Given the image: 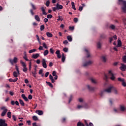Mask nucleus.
Here are the masks:
<instances>
[{"label":"nucleus","mask_w":126,"mask_h":126,"mask_svg":"<svg viewBox=\"0 0 126 126\" xmlns=\"http://www.w3.org/2000/svg\"><path fill=\"white\" fill-rule=\"evenodd\" d=\"M120 4L123 3V6L122 7V9L124 12H126V1L123 0H118Z\"/></svg>","instance_id":"1"},{"label":"nucleus","mask_w":126,"mask_h":126,"mask_svg":"<svg viewBox=\"0 0 126 126\" xmlns=\"http://www.w3.org/2000/svg\"><path fill=\"white\" fill-rule=\"evenodd\" d=\"M108 75L110 77V79L113 81L116 79V76H115V74L113 73L112 70H110L108 71Z\"/></svg>","instance_id":"2"},{"label":"nucleus","mask_w":126,"mask_h":126,"mask_svg":"<svg viewBox=\"0 0 126 126\" xmlns=\"http://www.w3.org/2000/svg\"><path fill=\"white\" fill-rule=\"evenodd\" d=\"M118 80L120 82H122V85L123 87H126V80H125V79L119 77Z\"/></svg>","instance_id":"3"},{"label":"nucleus","mask_w":126,"mask_h":126,"mask_svg":"<svg viewBox=\"0 0 126 126\" xmlns=\"http://www.w3.org/2000/svg\"><path fill=\"white\" fill-rule=\"evenodd\" d=\"M1 110H2L3 111L1 114V117H4V116H5V114L7 113V109L6 108V107L3 106L1 107Z\"/></svg>","instance_id":"4"},{"label":"nucleus","mask_w":126,"mask_h":126,"mask_svg":"<svg viewBox=\"0 0 126 126\" xmlns=\"http://www.w3.org/2000/svg\"><path fill=\"white\" fill-rule=\"evenodd\" d=\"M114 88V86H111L108 87L107 89L104 90V91L107 92V93H111L112 92V89Z\"/></svg>","instance_id":"5"},{"label":"nucleus","mask_w":126,"mask_h":126,"mask_svg":"<svg viewBox=\"0 0 126 126\" xmlns=\"http://www.w3.org/2000/svg\"><path fill=\"white\" fill-rule=\"evenodd\" d=\"M0 126H7V124L5 123V120L0 119Z\"/></svg>","instance_id":"6"},{"label":"nucleus","mask_w":126,"mask_h":126,"mask_svg":"<svg viewBox=\"0 0 126 126\" xmlns=\"http://www.w3.org/2000/svg\"><path fill=\"white\" fill-rule=\"evenodd\" d=\"M119 110L121 112H126V107L124 105H121L119 106Z\"/></svg>","instance_id":"7"},{"label":"nucleus","mask_w":126,"mask_h":126,"mask_svg":"<svg viewBox=\"0 0 126 126\" xmlns=\"http://www.w3.org/2000/svg\"><path fill=\"white\" fill-rule=\"evenodd\" d=\"M9 61L11 64H13L14 63H17V58L15 57L14 58V59L13 60L11 59H9Z\"/></svg>","instance_id":"8"},{"label":"nucleus","mask_w":126,"mask_h":126,"mask_svg":"<svg viewBox=\"0 0 126 126\" xmlns=\"http://www.w3.org/2000/svg\"><path fill=\"white\" fill-rule=\"evenodd\" d=\"M40 9L41 10V11L42 12V14L43 15H47V12H46V7L42 6L40 8Z\"/></svg>","instance_id":"9"},{"label":"nucleus","mask_w":126,"mask_h":126,"mask_svg":"<svg viewBox=\"0 0 126 126\" xmlns=\"http://www.w3.org/2000/svg\"><path fill=\"white\" fill-rule=\"evenodd\" d=\"M46 60L45 59H42V66L44 67V68H46L47 67V63H46Z\"/></svg>","instance_id":"10"},{"label":"nucleus","mask_w":126,"mask_h":126,"mask_svg":"<svg viewBox=\"0 0 126 126\" xmlns=\"http://www.w3.org/2000/svg\"><path fill=\"white\" fill-rule=\"evenodd\" d=\"M92 63H93V61H89V62L84 63L83 64V66H87V65H90V64H92Z\"/></svg>","instance_id":"11"},{"label":"nucleus","mask_w":126,"mask_h":126,"mask_svg":"<svg viewBox=\"0 0 126 126\" xmlns=\"http://www.w3.org/2000/svg\"><path fill=\"white\" fill-rule=\"evenodd\" d=\"M40 56V54H39V53H36V54H33L32 56V59H38V58H39V57Z\"/></svg>","instance_id":"12"},{"label":"nucleus","mask_w":126,"mask_h":126,"mask_svg":"<svg viewBox=\"0 0 126 126\" xmlns=\"http://www.w3.org/2000/svg\"><path fill=\"white\" fill-rule=\"evenodd\" d=\"M56 54L58 59H61V58H62V56H61V51H60V50H57L56 52Z\"/></svg>","instance_id":"13"},{"label":"nucleus","mask_w":126,"mask_h":126,"mask_svg":"<svg viewBox=\"0 0 126 126\" xmlns=\"http://www.w3.org/2000/svg\"><path fill=\"white\" fill-rule=\"evenodd\" d=\"M122 66L120 67V69L122 70V71H125L126 69V65L124 64H121Z\"/></svg>","instance_id":"14"},{"label":"nucleus","mask_w":126,"mask_h":126,"mask_svg":"<svg viewBox=\"0 0 126 126\" xmlns=\"http://www.w3.org/2000/svg\"><path fill=\"white\" fill-rule=\"evenodd\" d=\"M35 113L38 115H39V116H42V115H43V111H41V110H36L35 111Z\"/></svg>","instance_id":"15"},{"label":"nucleus","mask_w":126,"mask_h":126,"mask_svg":"<svg viewBox=\"0 0 126 126\" xmlns=\"http://www.w3.org/2000/svg\"><path fill=\"white\" fill-rule=\"evenodd\" d=\"M56 7H57V9H63V5H60L59 3L56 4Z\"/></svg>","instance_id":"16"},{"label":"nucleus","mask_w":126,"mask_h":126,"mask_svg":"<svg viewBox=\"0 0 126 126\" xmlns=\"http://www.w3.org/2000/svg\"><path fill=\"white\" fill-rule=\"evenodd\" d=\"M37 68H34V71L32 72V75L34 77L36 78V74H37Z\"/></svg>","instance_id":"17"},{"label":"nucleus","mask_w":126,"mask_h":126,"mask_svg":"<svg viewBox=\"0 0 126 126\" xmlns=\"http://www.w3.org/2000/svg\"><path fill=\"white\" fill-rule=\"evenodd\" d=\"M22 97L24 99V100H25V101H26V102H27V101H28V98H27V97H26V96H25V94H22Z\"/></svg>","instance_id":"18"},{"label":"nucleus","mask_w":126,"mask_h":126,"mask_svg":"<svg viewBox=\"0 0 126 126\" xmlns=\"http://www.w3.org/2000/svg\"><path fill=\"white\" fill-rule=\"evenodd\" d=\"M101 61L103 63H106V62H107V58L105 56H102L101 57Z\"/></svg>","instance_id":"19"},{"label":"nucleus","mask_w":126,"mask_h":126,"mask_svg":"<svg viewBox=\"0 0 126 126\" xmlns=\"http://www.w3.org/2000/svg\"><path fill=\"white\" fill-rule=\"evenodd\" d=\"M102 47V43L101 42H98L97 43V48L98 49H101V47Z\"/></svg>","instance_id":"20"},{"label":"nucleus","mask_w":126,"mask_h":126,"mask_svg":"<svg viewBox=\"0 0 126 126\" xmlns=\"http://www.w3.org/2000/svg\"><path fill=\"white\" fill-rule=\"evenodd\" d=\"M34 18L35 20H36V21H37L38 22H40V17H39V16L35 15Z\"/></svg>","instance_id":"21"},{"label":"nucleus","mask_w":126,"mask_h":126,"mask_svg":"<svg viewBox=\"0 0 126 126\" xmlns=\"http://www.w3.org/2000/svg\"><path fill=\"white\" fill-rule=\"evenodd\" d=\"M62 61L63 63H64V61H65V56H64V54H62Z\"/></svg>","instance_id":"22"},{"label":"nucleus","mask_w":126,"mask_h":126,"mask_svg":"<svg viewBox=\"0 0 126 126\" xmlns=\"http://www.w3.org/2000/svg\"><path fill=\"white\" fill-rule=\"evenodd\" d=\"M85 51L86 52L87 54V58H89L90 57V53H89V51L87 49H85Z\"/></svg>","instance_id":"23"},{"label":"nucleus","mask_w":126,"mask_h":126,"mask_svg":"<svg viewBox=\"0 0 126 126\" xmlns=\"http://www.w3.org/2000/svg\"><path fill=\"white\" fill-rule=\"evenodd\" d=\"M84 105H78L77 106V109H78V110H80V109H82V108H84Z\"/></svg>","instance_id":"24"},{"label":"nucleus","mask_w":126,"mask_h":126,"mask_svg":"<svg viewBox=\"0 0 126 126\" xmlns=\"http://www.w3.org/2000/svg\"><path fill=\"white\" fill-rule=\"evenodd\" d=\"M18 74H19V71L18 72H13V75L14 77H17L18 76Z\"/></svg>","instance_id":"25"},{"label":"nucleus","mask_w":126,"mask_h":126,"mask_svg":"<svg viewBox=\"0 0 126 126\" xmlns=\"http://www.w3.org/2000/svg\"><path fill=\"white\" fill-rule=\"evenodd\" d=\"M105 93H106V92H105V90L101 91L99 93V95L100 96H103V95H104Z\"/></svg>","instance_id":"26"},{"label":"nucleus","mask_w":126,"mask_h":126,"mask_svg":"<svg viewBox=\"0 0 126 126\" xmlns=\"http://www.w3.org/2000/svg\"><path fill=\"white\" fill-rule=\"evenodd\" d=\"M117 47H122V41L120 40H118Z\"/></svg>","instance_id":"27"},{"label":"nucleus","mask_w":126,"mask_h":126,"mask_svg":"<svg viewBox=\"0 0 126 126\" xmlns=\"http://www.w3.org/2000/svg\"><path fill=\"white\" fill-rule=\"evenodd\" d=\"M91 80L92 83H94V84H96V83H97V80H96L95 79L91 78Z\"/></svg>","instance_id":"28"},{"label":"nucleus","mask_w":126,"mask_h":126,"mask_svg":"<svg viewBox=\"0 0 126 126\" xmlns=\"http://www.w3.org/2000/svg\"><path fill=\"white\" fill-rule=\"evenodd\" d=\"M20 63H21V64L22 65V66L23 67H26V64H25V63L24 62H23V61L22 60L20 61Z\"/></svg>","instance_id":"29"},{"label":"nucleus","mask_w":126,"mask_h":126,"mask_svg":"<svg viewBox=\"0 0 126 126\" xmlns=\"http://www.w3.org/2000/svg\"><path fill=\"white\" fill-rule=\"evenodd\" d=\"M113 93L116 95H118V94H119V91L117 89H114L113 90Z\"/></svg>","instance_id":"30"},{"label":"nucleus","mask_w":126,"mask_h":126,"mask_svg":"<svg viewBox=\"0 0 126 126\" xmlns=\"http://www.w3.org/2000/svg\"><path fill=\"white\" fill-rule=\"evenodd\" d=\"M67 39L69 41V42H71V41H72V37H71V36H70V35L67 36Z\"/></svg>","instance_id":"31"},{"label":"nucleus","mask_w":126,"mask_h":126,"mask_svg":"<svg viewBox=\"0 0 126 126\" xmlns=\"http://www.w3.org/2000/svg\"><path fill=\"white\" fill-rule=\"evenodd\" d=\"M46 35L47 37H53V34L51 32H47Z\"/></svg>","instance_id":"32"},{"label":"nucleus","mask_w":126,"mask_h":126,"mask_svg":"<svg viewBox=\"0 0 126 126\" xmlns=\"http://www.w3.org/2000/svg\"><path fill=\"white\" fill-rule=\"evenodd\" d=\"M87 88H88V89H89V90H91V91L94 90V88H92L90 85H87Z\"/></svg>","instance_id":"33"},{"label":"nucleus","mask_w":126,"mask_h":126,"mask_svg":"<svg viewBox=\"0 0 126 126\" xmlns=\"http://www.w3.org/2000/svg\"><path fill=\"white\" fill-rule=\"evenodd\" d=\"M37 50L35 49L31 50L29 51L30 54H32V53H35Z\"/></svg>","instance_id":"34"},{"label":"nucleus","mask_w":126,"mask_h":126,"mask_svg":"<svg viewBox=\"0 0 126 126\" xmlns=\"http://www.w3.org/2000/svg\"><path fill=\"white\" fill-rule=\"evenodd\" d=\"M71 5H72V8H73V9H74V10H76V8H75V5H74V2H71Z\"/></svg>","instance_id":"35"},{"label":"nucleus","mask_w":126,"mask_h":126,"mask_svg":"<svg viewBox=\"0 0 126 126\" xmlns=\"http://www.w3.org/2000/svg\"><path fill=\"white\" fill-rule=\"evenodd\" d=\"M19 102H20V104H21V105L22 106H24L25 103H24V102L23 101V100H22V99H19Z\"/></svg>","instance_id":"36"},{"label":"nucleus","mask_w":126,"mask_h":126,"mask_svg":"<svg viewBox=\"0 0 126 126\" xmlns=\"http://www.w3.org/2000/svg\"><path fill=\"white\" fill-rule=\"evenodd\" d=\"M46 83L47 84H48V85H49V86H50V87H51V88H53V84H52V83H51V82L46 81Z\"/></svg>","instance_id":"37"},{"label":"nucleus","mask_w":126,"mask_h":126,"mask_svg":"<svg viewBox=\"0 0 126 126\" xmlns=\"http://www.w3.org/2000/svg\"><path fill=\"white\" fill-rule=\"evenodd\" d=\"M49 54V51L48 50H46L44 51L43 55L44 56H47Z\"/></svg>","instance_id":"38"},{"label":"nucleus","mask_w":126,"mask_h":126,"mask_svg":"<svg viewBox=\"0 0 126 126\" xmlns=\"http://www.w3.org/2000/svg\"><path fill=\"white\" fill-rule=\"evenodd\" d=\"M7 117H8V118H9V119H10V118H11V112H8L7 113Z\"/></svg>","instance_id":"39"},{"label":"nucleus","mask_w":126,"mask_h":126,"mask_svg":"<svg viewBox=\"0 0 126 126\" xmlns=\"http://www.w3.org/2000/svg\"><path fill=\"white\" fill-rule=\"evenodd\" d=\"M42 46L45 49H48V46H47V44L45 42L42 43Z\"/></svg>","instance_id":"40"},{"label":"nucleus","mask_w":126,"mask_h":126,"mask_svg":"<svg viewBox=\"0 0 126 126\" xmlns=\"http://www.w3.org/2000/svg\"><path fill=\"white\" fill-rule=\"evenodd\" d=\"M63 51L65 52V53H67V52H68V48L65 47L63 49Z\"/></svg>","instance_id":"41"},{"label":"nucleus","mask_w":126,"mask_h":126,"mask_svg":"<svg viewBox=\"0 0 126 126\" xmlns=\"http://www.w3.org/2000/svg\"><path fill=\"white\" fill-rule=\"evenodd\" d=\"M77 126H84V124L81 122H78L77 124Z\"/></svg>","instance_id":"42"},{"label":"nucleus","mask_w":126,"mask_h":126,"mask_svg":"<svg viewBox=\"0 0 126 126\" xmlns=\"http://www.w3.org/2000/svg\"><path fill=\"white\" fill-rule=\"evenodd\" d=\"M32 119H33V121H38V117H37V116H33Z\"/></svg>","instance_id":"43"},{"label":"nucleus","mask_w":126,"mask_h":126,"mask_svg":"<svg viewBox=\"0 0 126 126\" xmlns=\"http://www.w3.org/2000/svg\"><path fill=\"white\" fill-rule=\"evenodd\" d=\"M44 29H45V26L42 25L40 26V30H41V31H43V30H44Z\"/></svg>","instance_id":"44"},{"label":"nucleus","mask_w":126,"mask_h":126,"mask_svg":"<svg viewBox=\"0 0 126 126\" xmlns=\"http://www.w3.org/2000/svg\"><path fill=\"white\" fill-rule=\"evenodd\" d=\"M123 61L124 63H126V56H124L123 57Z\"/></svg>","instance_id":"45"},{"label":"nucleus","mask_w":126,"mask_h":126,"mask_svg":"<svg viewBox=\"0 0 126 126\" xmlns=\"http://www.w3.org/2000/svg\"><path fill=\"white\" fill-rule=\"evenodd\" d=\"M78 101H79V102H80V103H82V102L84 101V100H83V98H79Z\"/></svg>","instance_id":"46"},{"label":"nucleus","mask_w":126,"mask_h":126,"mask_svg":"<svg viewBox=\"0 0 126 126\" xmlns=\"http://www.w3.org/2000/svg\"><path fill=\"white\" fill-rule=\"evenodd\" d=\"M27 70H28L27 67H24V68L23 69V71H24V72H26V71H27Z\"/></svg>","instance_id":"47"},{"label":"nucleus","mask_w":126,"mask_h":126,"mask_svg":"<svg viewBox=\"0 0 126 126\" xmlns=\"http://www.w3.org/2000/svg\"><path fill=\"white\" fill-rule=\"evenodd\" d=\"M46 6H49L50 5V0H47L46 2Z\"/></svg>","instance_id":"48"},{"label":"nucleus","mask_w":126,"mask_h":126,"mask_svg":"<svg viewBox=\"0 0 126 126\" xmlns=\"http://www.w3.org/2000/svg\"><path fill=\"white\" fill-rule=\"evenodd\" d=\"M31 5L32 6V9H34V10L36 9V6H35L34 4H33L32 3H31Z\"/></svg>","instance_id":"49"},{"label":"nucleus","mask_w":126,"mask_h":126,"mask_svg":"<svg viewBox=\"0 0 126 126\" xmlns=\"http://www.w3.org/2000/svg\"><path fill=\"white\" fill-rule=\"evenodd\" d=\"M58 21H63V18L61 17H59V18L57 19Z\"/></svg>","instance_id":"50"},{"label":"nucleus","mask_w":126,"mask_h":126,"mask_svg":"<svg viewBox=\"0 0 126 126\" xmlns=\"http://www.w3.org/2000/svg\"><path fill=\"white\" fill-rule=\"evenodd\" d=\"M50 53H51V54H54V53H55V51H54L53 48L50 49Z\"/></svg>","instance_id":"51"},{"label":"nucleus","mask_w":126,"mask_h":126,"mask_svg":"<svg viewBox=\"0 0 126 126\" xmlns=\"http://www.w3.org/2000/svg\"><path fill=\"white\" fill-rule=\"evenodd\" d=\"M47 18L51 19L53 17V16L51 14L48 15L47 16Z\"/></svg>","instance_id":"52"},{"label":"nucleus","mask_w":126,"mask_h":126,"mask_svg":"<svg viewBox=\"0 0 126 126\" xmlns=\"http://www.w3.org/2000/svg\"><path fill=\"white\" fill-rule=\"evenodd\" d=\"M63 44H64V45H67V44H68V41H67V40H64L63 42Z\"/></svg>","instance_id":"53"},{"label":"nucleus","mask_w":126,"mask_h":126,"mask_svg":"<svg viewBox=\"0 0 126 126\" xmlns=\"http://www.w3.org/2000/svg\"><path fill=\"white\" fill-rule=\"evenodd\" d=\"M28 98L30 100H32V95L29 94L28 96Z\"/></svg>","instance_id":"54"},{"label":"nucleus","mask_w":126,"mask_h":126,"mask_svg":"<svg viewBox=\"0 0 126 126\" xmlns=\"http://www.w3.org/2000/svg\"><path fill=\"white\" fill-rule=\"evenodd\" d=\"M52 9L53 10V11H56V10H57V9H58V8L56 7H52Z\"/></svg>","instance_id":"55"},{"label":"nucleus","mask_w":126,"mask_h":126,"mask_svg":"<svg viewBox=\"0 0 126 126\" xmlns=\"http://www.w3.org/2000/svg\"><path fill=\"white\" fill-rule=\"evenodd\" d=\"M82 9H83V7H82V6H80V7H79V11H82Z\"/></svg>","instance_id":"56"},{"label":"nucleus","mask_w":126,"mask_h":126,"mask_svg":"<svg viewBox=\"0 0 126 126\" xmlns=\"http://www.w3.org/2000/svg\"><path fill=\"white\" fill-rule=\"evenodd\" d=\"M23 58H24V60H25V61H27V62H28V61H29L28 60V59H27V56H25Z\"/></svg>","instance_id":"57"},{"label":"nucleus","mask_w":126,"mask_h":126,"mask_svg":"<svg viewBox=\"0 0 126 126\" xmlns=\"http://www.w3.org/2000/svg\"><path fill=\"white\" fill-rule=\"evenodd\" d=\"M12 118H13V119L14 121V122H16V117L14 115H13L12 116Z\"/></svg>","instance_id":"58"},{"label":"nucleus","mask_w":126,"mask_h":126,"mask_svg":"<svg viewBox=\"0 0 126 126\" xmlns=\"http://www.w3.org/2000/svg\"><path fill=\"white\" fill-rule=\"evenodd\" d=\"M32 64V63L31 62H30L29 63V69L30 70H31V65Z\"/></svg>","instance_id":"59"},{"label":"nucleus","mask_w":126,"mask_h":126,"mask_svg":"<svg viewBox=\"0 0 126 126\" xmlns=\"http://www.w3.org/2000/svg\"><path fill=\"white\" fill-rule=\"evenodd\" d=\"M52 74L53 76H56V75H57L56 71H54L52 73Z\"/></svg>","instance_id":"60"},{"label":"nucleus","mask_w":126,"mask_h":126,"mask_svg":"<svg viewBox=\"0 0 126 126\" xmlns=\"http://www.w3.org/2000/svg\"><path fill=\"white\" fill-rule=\"evenodd\" d=\"M74 21L75 22V23H76L77 22V21H78V19L77 18H75L74 19Z\"/></svg>","instance_id":"61"},{"label":"nucleus","mask_w":126,"mask_h":126,"mask_svg":"<svg viewBox=\"0 0 126 126\" xmlns=\"http://www.w3.org/2000/svg\"><path fill=\"white\" fill-rule=\"evenodd\" d=\"M109 102H110V104H113V103H114V100L113 99H110Z\"/></svg>","instance_id":"62"},{"label":"nucleus","mask_w":126,"mask_h":126,"mask_svg":"<svg viewBox=\"0 0 126 126\" xmlns=\"http://www.w3.org/2000/svg\"><path fill=\"white\" fill-rule=\"evenodd\" d=\"M49 72H46L45 74V77H48V76L49 75Z\"/></svg>","instance_id":"63"},{"label":"nucleus","mask_w":126,"mask_h":126,"mask_svg":"<svg viewBox=\"0 0 126 126\" xmlns=\"http://www.w3.org/2000/svg\"><path fill=\"white\" fill-rule=\"evenodd\" d=\"M115 26L114 25H111V26H110V28H111V29H115Z\"/></svg>","instance_id":"64"}]
</instances>
